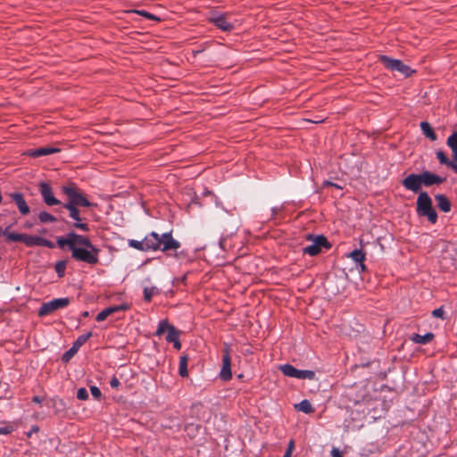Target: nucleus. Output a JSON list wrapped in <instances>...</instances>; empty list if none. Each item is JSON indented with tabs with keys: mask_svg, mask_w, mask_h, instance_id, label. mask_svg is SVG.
<instances>
[{
	"mask_svg": "<svg viewBox=\"0 0 457 457\" xmlns=\"http://www.w3.org/2000/svg\"><path fill=\"white\" fill-rule=\"evenodd\" d=\"M56 244L62 250L66 247L71 250V258L75 261L90 265L96 264L99 262L100 249L94 245L90 239L85 236L70 231L65 237H58Z\"/></svg>",
	"mask_w": 457,
	"mask_h": 457,
	"instance_id": "f257e3e1",
	"label": "nucleus"
},
{
	"mask_svg": "<svg viewBox=\"0 0 457 457\" xmlns=\"http://www.w3.org/2000/svg\"><path fill=\"white\" fill-rule=\"evenodd\" d=\"M145 252L162 250L167 252L177 250L180 247V243L172 237L171 232H165L159 235L156 232H151L144 238Z\"/></svg>",
	"mask_w": 457,
	"mask_h": 457,
	"instance_id": "f03ea898",
	"label": "nucleus"
},
{
	"mask_svg": "<svg viewBox=\"0 0 457 457\" xmlns=\"http://www.w3.org/2000/svg\"><path fill=\"white\" fill-rule=\"evenodd\" d=\"M62 192L68 201L62 204H71L77 207H91L95 204L87 200L84 192L75 184L69 183L62 187Z\"/></svg>",
	"mask_w": 457,
	"mask_h": 457,
	"instance_id": "7ed1b4c3",
	"label": "nucleus"
},
{
	"mask_svg": "<svg viewBox=\"0 0 457 457\" xmlns=\"http://www.w3.org/2000/svg\"><path fill=\"white\" fill-rule=\"evenodd\" d=\"M416 212L420 217H426L431 224L437 221V213L433 207V202L425 191L420 192L416 202Z\"/></svg>",
	"mask_w": 457,
	"mask_h": 457,
	"instance_id": "20e7f679",
	"label": "nucleus"
},
{
	"mask_svg": "<svg viewBox=\"0 0 457 457\" xmlns=\"http://www.w3.org/2000/svg\"><path fill=\"white\" fill-rule=\"evenodd\" d=\"M379 61L387 70L391 71H398L406 78L410 77L411 74L415 72L414 70H412L410 66L404 64L399 59H394L387 55H380Z\"/></svg>",
	"mask_w": 457,
	"mask_h": 457,
	"instance_id": "39448f33",
	"label": "nucleus"
},
{
	"mask_svg": "<svg viewBox=\"0 0 457 457\" xmlns=\"http://www.w3.org/2000/svg\"><path fill=\"white\" fill-rule=\"evenodd\" d=\"M307 239L312 240V243L303 249V253L309 254L310 256H315L320 253L322 248L328 249L331 245L328 241L327 237L323 235L312 236L309 234Z\"/></svg>",
	"mask_w": 457,
	"mask_h": 457,
	"instance_id": "423d86ee",
	"label": "nucleus"
},
{
	"mask_svg": "<svg viewBox=\"0 0 457 457\" xmlns=\"http://www.w3.org/2000/svg\"><path fill=\"white\" fill-rule=\"evenodd\" d=\"M69 303L70 298L68 297L56 298L49 302L44 303L38 310V316H46L54 312V311L67 307Z\"/></svg>",
	"mask_w": 457,
	"mask_h": 457,
	"instance_id": "0eeeda50",
	"label": "nucleus"
},
{
	"mask_svg": "<svg viewBox=\"0 0 457 457\" xmlns=\"http://www.w3.org/2000/svg\"><path fill=\"white\" fill-rule=\"evenodd\" d=\"M279 370L281 372L289 378H295L298 379H309L312 380L315 378V372L309 370H298L291 364L281 365Z\"/></svg>",
	"mask_w": 457,
	"mask_h": 457,
	"instance_id": "6e6552de",
	"label": "nucleus"
},
{
	"mask_svg": "<svg viewBox=\"0 0 457 457\" xmlns=\"http://www.w3.org/2000/svg\"><path fill=\"white\" fill-rule=\"evenodd\" d=\"M403 187L413 193H419L421 192V187L423 185L421 173L416 174L411 173L409 174L407 177H405L402 181Z\"/></svg>",
	"mask_w": 457,
	"mask_h": 457,
	"instance_id": "1a4fd4ad",
	"label": "nucleus"
},
{
	"mask_svg": "<svg viewBox=\"0 0 457 457\" xmlns=\"http://www.w3.org/2000/svg\"><path fill=\"white\" fill-rule=\"evenodd\" d=\"M92 337V332H87L86 334L80 335L77 340L73 343L72 346L66 351L62 357V361L63 362H68L79 351V349Z\"/></svg>",
	"mask_w": 457,
	"mask_h": 457,
	"instance_id": "9d476101",
	"label": "nucleus"
},
{
	"mask_svg": "<svg viewBox=\"0 0 457 457\" xmlns=\"http://www.w3.org/2000/svg\"><path fill=\"white\" fill-rule=\"evenodd\" d=\"M232 373H231V359L229 354V347L226 345L223 349V354H222V367L220 372V378L224 380L228 381L231 378Z\"/></svg>",
	"mask_w": 457,
	"mask_h": 457,
	"instance_id": "9b49d317",
	"label": "nucleus"
},
{
	"mask_svg": "<svg viewBox=\"0 0 457 457\" xmlns=\"http://www.w3.org/2000/svg\"><path fill=\"white\" fill-rule=\"evenodd\" d=\"M39 192L41 194V196L44 200V202L49 205H58L61 204L60 200H58L53 193L52 187L49 186V184L46 182H41L39 185Z\"/></svg>",
	"mask_w": 457,
	"mask_h": 457,
	"instance_id": "f8f14e48",
	"label": "nucleus"
},
{
	"mask_svg": "<svg viewBox=\"0 0 457 457\" xmlns=\"http://www.w3.org/2000/svg\"><path fill=\"white\" fill-rule=\"evenodd\" d=\"M24 244L28 247L33 246H46L48 248H54L55 245L42 237L25 234Z\"/></svg>",
	"mask_w": 457,
	"mask_h": 457,
	"instance_id": "ddd939ff",
	"label": "nucleus"
},
{
	"mask_svg": "<svg viewBox=\"0 0 457 457\" xmlns=\"http://www.w3.org/2000/svg\"><path fill=\"white\" fill-rule=\"evenodd\" d=\"M210 21L222 31H230L234 28V25L228 21L226 14H212Z\"/></svg>",
	"mask_w": 457,
	"mask_h": 457,
	"instance_id": "4468645a",
	"label": "nucleus"
},
{
	"mask_svg": "<svg viewBox=\"0 0 457 457\" xmlns=\"http://www.w3.org/2000/svg\"><path fill=\"white\" fill-rule=\"evenodd\" d=\"M10 197L15 203L19 212L22 215H28L30 212V209L25 201L24 195L20 192H13L10 194Z\"/></svg>",
	"mask_w": 457,
	"mask_h": 457,
	"instance_id": "2eb2a0df",
	"label": "nucleus"
},
{
	"mask_svg": "<svg viewBox=\"0 0 457 457\" xmlns=\"http://www.w3.org/2000/svg\"><path fill=\"white\" fill-rule=\"evenodd\" d=\"M422 182L425 187H431L433 185H440L445 181V178L440 177L428 170L421 172Z\"/></svg>",
	"mask_w": 457,
	"mask_h": 457,
	"instance_id": "dca6fc26",
	"label": "nucleus"
},
{
	"mask_svg": "<svg viewBox=\"0 0 457 457\" xmlns=\"http://www.w3.org/2000/svg\"><path fill=\"white\" fill-rule=\"evenodd\" d=\"M61 150L57 147L53 146H44L37 149H30L27 152V154L33 158H38L41 156H46L53 154L59 153Z\"/></svg>",
	"mask_w": 457,
	"mask_h": 457,
	"instance_id": "f3484780",
	"label": "nucleus"
},
{
	"mask_svg": "<svg viewBox=\"0 0 457 457\" xmlns=\"http://www.w3.org/2000/svg\"><path fill=\"white\" fill-rule=\"evenodd\" d=\"M435 199L437 203V207L444 212H449L451 211V202L446 195L443 194H437L435 195Z\"/></svg>",
	"mask_w": 457,
	"mask_h": 457,
	"instance_id": "a211bd4d",
	"label": "nucleus"
},
{
	"mask_svg": "<svg viewBox=\"0 0 457 457\" xmlns=\"http://www.w3.org/2000/svg\"><path fill=\"white\" fill-rule=\"evenodd\" d=\"M434 338V334L428 332L425 335L413 334L411 340L415 344L427 345Z\"/></svg>",
	"mask_w": 457,
	"mask_h": 457,
	"instance_id": "6ab92c4d",
	"label": "nucleus"
},
{
	"mask_svg": "<svg viewBox=\"0 0 457 457\" xmlns=\"http://www.w3.org/2000/svg\"><path fill=\"white\" fill-rule=\"evenodd\" d=\"M420 129L424 136L429 138L431 141H436L437 139L436 132L428 121H421Z\"/></svg>",
	"mask_w": 457,
	"mask_h": 457,
	"instance_id": "aec40b11",
	"label": "nucleus"
},
{
	"mask_svg": "<svg viewBox=\"0 0 457 457\" xmlns=\"http://www.w3.org/2000/svg\"><path fill=\"white\" fill-rule=\"evenodd\" d=\"M2 235L5 236L8 241L24 243L25 234L9 232L8 229H2Z\"/></svg>",
	"mask_w": 457,
	"mask_h": 457,
	"instance_id": "412c9836",
	"label": "nucleus"
},
{
	"mask_svg": "<svg viewBox=\"0 0 457 457\" xmlns=\"http://www.w3.org/2000/svg\"><path fill=\"white\" fill-rule=\"evenodd\" d=\"M72 220H74V222L71 225L72 228L79 229L84 232H88L90 230L88 224L84 221L85 218L81 217V215L73 218Z\"/></svg>",
	"mask_w": 457,
	"mask_h": 457,
	"instance_id": "4be33fe9",
	"label": "nucleus"
},
{
	"mask_svg": "<svg viewBox=\"0 0 457 457\" xmlns=\"http://www.w3.org/2000/svg\"><path fill=\"white\" fill-rule=\"evenodd\" d=\"M187 362H188L187 355L184 354V355L180 356L179 366V374L182 378H186L188 376Z\"/></svg>",
	"mask_w": 457,
	"mask_h": 457,
	"instance_id": "5701e85b",
	"label": "nucleus"
},
{
	"mask_svg": "<svg viewBox=\"0 0 457 457\" xmlns=\"http://www.w3.org/2000/svg\"><path fill=\"white\" fill-rule=\"evenodd\" d=\"M295 407L297 411L306 414L312 413L314 411L311 403L306 399L302 400L299 403L295 404Z\"/></svg>",
	"mask_w": 457,
	"mask_h": 457,
	"instance_id": "b1692460",
	"label": "nucleus"
},
{
	"mask_svg": "<svg viewBox=\"0 0 457 457\" xmlns=\"http://www.w3.org/2000/svg\"><path fill=\"white\" fill-rule=\"evenodd\" d=\"M51 403L52 404L49 406L54 410L56 414L62 412L66 409V404L62 399H52Z\"/></svg>",
	"mask_w": 457,
	"mask_h": 457,
	"instance_id": "393cba45",
	"label": "nucleus"
},
{
	"mask_svg": "<svg viewBox=\"0 0 457 457\" xmlns=\"http://www.w3.org/2000/svg\"><path fill=\"white\" fill-rule=\"evenodd\" d=\"M436 155L441 164L446 165L449 168H452L454 163V162H452L442 150L436 151Z\"/></svg>",
	"mask_w": 457,
	"mask_h": 457,
	"instance_id": "a878e982",
	"label": "nucleus"
},
{
	"mask_svg": "<svg viewBox=\"0 0 457 457\" xmlns=\"http://www.w3.org/2000/svg\"><path fill=\"white\" fill-rule=\"evenodd\" d=\"M38 220L41 223L46 224V223H53L57 220V219L52 215L51 213L43 211L38 213Z\"/></svg>",
	"mask_w": 457,
	"mask_h": 457,
	"instance_id": "bb28decb",
	"label": "nucleus"
},
{
	"mask_svg": "<svg viewBox=\"0 0 457 457\" xmlns=\"http://www.w3.org/2000/svg\"><path fill=\"white\" fill-rule=\"evenodd\" d=\"M180 334V330L177 329L174 326H172L170 328V330L168 331L166 341L169 343L175 342L179 339Z\"/></svg>",
	"mask_w": 457,
	"mask_h": 457,
	"instance_id": "cd10ccee",
	"label": "nucleus"
},
{
	"mask_svg": "<svg viewBox=\"0 0 457 457\" xmlns=\"http://www.w3.org/2000/svg\"><path fill=\"white\" fill-rule=\"evenodd\" d=\"M173 325L169 324L168 320H162L159 321L158 328L154 333L155 336L160 337L162 336L165 331H169L170 328Z\"/></svg>",
	"mask_w": 457,
	"mask_h": 457,
	"instance_id": "c85d7f7f",
	"label": "nucleus"
},
{
	"mask_svg": "<svg viewBox=\"0 0 457 457\" xmlns=\"http://www.w3.org/2000/svg\"><path fill=\"white\" fill-rule=\"evenodd\" d=\"M114 312H115V309H113L112 306L107 307V308L104 309L103 311H101L96 315V321L101 322V321L104 320L109 315H111Z\"/></svg>",
	"mask_w": 457,
	"mask_h": 457,
	"instance_id": "c756f323",
	"label": "nucleus"
},
{
	"mask_svg": "<svg viewBox=\"0 0 457 457\" xmlns=\"http://www.w3.org/2000/svg\"><path fill=\"white\" fill-rule=\"evenodd\" d=\"M349 257H351L355 263H359L365 260V253L361 250L355 249L349 253Z\"/></svg>",
	"mask_w": 457,
	"mask_h": 457,
	"instance_id": "7c9ffc66",
	"label": "nucleus"
},
{
	"mask_svg": "<svg viewBox=\"0 0 457 457\" xmlns=\"http://www.w3.org/2000/svg\"><path fill=\"white\" fill-rule=\"evenodd\" d=\"M158 293V288L156 287H144V299L146 302H150L154 295Z\"/></svg>",
	"mask_w": 457,
	"mask_h": 457,
	"instance_id": "2f4dec72",
	"label": "nucleus"
},
{
	"mask_svg": "<svg viewBox=\"0 0 457 457\" xmlns=\"http://www.w3.org/2000/svg\"><path fill=\"white\" fill-rule=\"evenodd\" d=\"M66 261H58L54 265V270L59 278H62L65 274Z\"/></svg>",
	"mask_w": 457,
	"mask_h": 457,
	"instance_id": "473e14b6",
	"label": "nucleus"
},
{
	"mask_svg": "<svg viewBox=\"0 0 457 457\" xmlns=\"http://www.w3.org/2000/svg\"><path fill=\"white\" fill-rule=\"evenodd\" d=\"M62 207L69 212V216L71 219L76 218L80 215V211L77 206H73L71 204H62Z\"/></svg>",
	"mask_w": 457,
	"mask_h": 457,
	"instance_id": "72a5a7b5",
	"label": "nucleus"
},
{
	"mask_svg": "<svg viewBox=\"0 0 457 457\" xmlns=\"http://www.w3.org/2000/svg\"><path fill=\"white\" fill-rule=\"evenodd\" d=\"M446 145L450 148L457 149V130L453 131L446 140Z\"/></svg>",
	"mask_w": 457,
	"mask_h": 457,
	"instance_id": "f704fd0d",
	"label": "nucleus"
},
{
	"mask_svg": "<svg viewBox=\"0 0 457 457\" xmlns=\"http://www.w3.org/2000/svg\"><path fill=\"white\" fill-rule=\"evenodd\" d=\"M130 247H133L137 250L145 251V242L144 239L141 241L136 239H129L128 242Z\"/></svg>",
	"mask_w": 457,
	"mask_h": 457,
	"instance_id": "c9c22d12",
	"label": "nucleus"
},
{
	"mask_svg": "<svg viewBox=\"0 0 457 457\" xmlns=\"http://www.w3.org/2000/svg\"><path fill=\"white\" fill-rule=\"evenodd\" d=\"M128 12H135L152 21L159 20L154 14H152L145 10H129Z\"/></svg>",
	"mask_w": 457,
	"mask_h": 457,
	"instance_id": "e433bc0d",
	"label": "nucleus"
},
{
	"mask_svg": "<svg viewBox=\"0 0 457 457\" xmlns=\"http://www.w3.org/2000/svg\"><path fill=\"white\" fill-rule=\"evenodd\" d=\"M77 398L81 401L88 399V392L85 387H80L77 391Z\"/></svg>",
	"mask_w": 457,
	"mask_h": 457,
	"instance_id": "4c0bfd02",
	"label": "nucleus"
},
{
	"mask_svg": "<svg viewBox=\"0 0 457 457\" xmlns=\"http://www.w3.org/2000/svg\"><path fill=\"white\" fill-rule=\"evenodd\" d=\"M14 430V427L12 424H5L0 426V435H9Z\"/></svg>",
	"mask_w": 457,
	"mask_h": 457,
	"instance_id": "58836bf2",
	"label": "nucleus"
},
{
	"mask_svg": "<svg viewBox=\"0 0 457 457\" xmlns=\"http://www.w3.org/2000/svg\"><path fill=\"white\" fill-rule=\"evenodd\" d=\"M90 392L94 398H96L97 400H99L101 398L102 393L96 386H91Z\"/></svg>",
	"mask_w": 457,
	"mask_h": 457,
	"instance_id": "ea45409f",
	"label": "nucleus"
},
{
	"mask_svg": "<svg viewBox=\"0 0 457 457\" xmlns=\"http://www.w3.org/2000/svg\"><path fill=\"white\" fill-rule=\"evenodd\" d=\"M432 316L435 318H440V319L444 320L445 319V311H444L443 307L435 309L432 312Z\"/></svg>",
	"mask_w": 457,
	"mask_h": 457,
	"instance_id": "a19ab883",
	"label": "nucleus"
},
{
	"mask_svg": "<svg viewBox=\"0 0 457 457\" xmlns=\"http://www.w3.org/2000/svg\"><path fill=\"white\" fill-rule=\"evenodd\" d=\"M207 195H212V197L213 198L214 200V204H215V206L218 207V208H221L222 210H224L225 212H228L224 206L222 205V203L220 201V199L215 195H213L211 191H208L206 193Z\"/></svg>",
	"mask_w": 457,
	"mask_h": 457,
	"instance_id": "79ce46f5",
	"label": "nucleus"
},
{
	"mask_svg": "<svg viewBox=\"0 0 457 457\" xmlns=\"http://www.w3.org/2000/svg\"><path fill=\"white\" fill-rule=\"evenodd\" d=\"M283 210V205L281 206H275V207H272L270 212H271V217L270 219L272 220H275L277 219V215L279 212H281Z\"/></svg>",
	"mask_w": 457,
	"mask_h": 457,
	"instance_id": "37998d69",
	"label": "nucleus"
},
{
	"mask_svg": "<svg viewBox=\"0 0 457 457\" xmlns=\"http://www.w3.org/2000/svg\"><path fill=\"white\" fill-rule=\"evenodd\" d=\"M113 309H115V312H120V311H126L129 309V305L127 303H121L118 305H113Z\"/></svg>",
	"mask_w": 457,
	"mask_h": 457,
	"instance_id": "c03bdc74",
	"label": "nucleus"
},
{
	"mask_svg": "<svg viewBox=\"0 0 457 457\" xmlns=\"http://www.w3.org/2000/svg\"><path fill=\"white\" fill-rule=\"evenodd\" d=\"M110 386L112 388H117L120 386V381L116 377H112L110 380Z\"/></svg>",
	"mask_w": 457,
	"mask_h": 457,
	"instance_id": "a18cd8bd",
	"label": "nucleus"
},
{
	"mask_svg": "<svg viewBox=\"0 0 457 457\" xmlns=\"http://www.w3.org/2000/svg\"><path fill=\"white\" fill-rule=\"evenodd\" d=\"M331 457H343L338 448L333 447L331 450Z\"/></svg>",
	"mask_w": 457,
	"mask_h": 457,
	"instance_id": "49530a36",
	"label": "nucleus"
},
{
	"mask_svg": "<svg viewBox=\"0 0 457 457\" xmlns=\"http://www.w3.org/2000/svg\"><path fill=\"white\" fill-rule=\"evenodd\" d=\"M294 448H295V443H294L293 440H290L289 443H288V445H287L286 453H288L289 454L292 455Z\"/></svg>",
	"mask_w": 457,
	"mask_h": 457,
	"instance_id": "de8ad7c7",
	"label": "nucleus"
},
{
	"mask_svg": "<svg viewBox=\"0 0 457 457\" xmlns=\"http://www.w3.org/2000/svg\"><path fill=\"white\" fill-rule=\"evenodd\" d=\"M356 269L360 271H364L366 270V265L364 264V261H361V262L356 263Z\"/></svg>",
	"mask_w": 457,
	"mask_h": 457,
	"instance_id": "09e8293b",
	"label": "nucleus"
},
{
	"mask_svg": "<svg viewBox=\"0 0 457 457\" xmlns=\"http://www.w3.org/2000/svg\"><path fill=\"white\" fill-rule=\"evenodd\" d=\"M451 150L453 152V160L451 161L454 162V163H457V149L451 148Z\"/></svg>",
	"mask_w": 457,
	"mask_h": 457,
	"instance_id": "8fccbe9b",
	"label": "nucleus"
},
{
	"mask_svg": "<svg viewBox=\"0 0 457 457\" xmlns=\"http://www.w3.org/2000/svg\"><path fill=\"white\" fill-rule=\"evenodd\" d=\"M324 185L325 186H332V187H335L337 188H342L339 185L335 184V183H333L331 181H328V180L324 181Z\"/></svg>",
	"mask_w": 457,
	"mask_h": 457,
	"instance_id": "3c124183",
	"label": "nucleus"
},
{
	"mask_svg": "<svg viewBox=\"0 0 457 457\" xmlns=\"http://www.w3.org/2000/svg\"><path fill=\"white\" fill-rule=\"evenodd\" d=\"M172 344H173V346L175 349H177V350L181 349V343H180L179 339L175 342H172Z\"/></svg>",
	"mask_w": 457,
	"mask_h": 457,
	"instance_id": "603ef678",
	"label": "nucleus"
},
{
	"mask_svg": "<svg viewBox=\"0 0 457 457\" xmlns=\"http://www.w3.org/2000/svg\"><path fill=\"white\" fill-rule=\"evenodd\" d=\"M32 402L33 403H42V399L40 396L38 395H35L33 398H32Z\"/></svg>",
	"mask_w": 457,
	"mask_h": 457,
	"instance_id": "864d4df0",
	"label": "nucleus"
},
{
	"mask_svg": "<svg viewBox=\"0 0 457 457\" xmlns=\"http://www.w3.org/2000/svg\"><path fill=\"white\" fill-rule=\"evenodd\" d=\"M451 169L457 173V163H453Z\"/></svg>",
	"mask_w": 457,
	"mask_h": 457,
	"instance_id": "5fc2aeb1",
	"label": "nucleus"
},
{
	"mask_svg": "<svg viewBox=\"0 0 457 457\" xmlns=\"http://www.w3.org/2000/svg\"><path fill=\"white\" fill-rule=\"evenodd\" d=\"M82 316H83L84 318H87V317H88V316H89V312H88L87 311H85V312H82Z\"/></svg>",
	"mask_w": 457,
	"mask_h": 457,
	"instance_id": "6e6d98bb",
	"label": "nucleus"
},
{
	"mask_svg": "<svg viewBox=\"0 0 457 457\" xmlns=\"http://www.w3.org/2000/svg\"><path fill=\"white\" fill-rule=\"evenodd\" d=\"M24 227H25V228H30L32 227V224H31V223H29V222H26V223L24 224Z\"/></svg>",
	"mask_w": 457,
	"mask_h": 457,
	"instance_id": "4d7b16f0",
	"label": "nucleus"
},
{
	"mask_svg": "<svg viewBox=\"0 0 457 457\" xmlns=\"http://www.w3.org/2000/svg\"><path fill=\"white\" fill-rule=\"evenodd\" d=\"M283 457H291V454H289L288 453H285Z\"/></svg>",
	"mask_w": 457,
	"mask_h": 457,
	"instance_id": "13d9d810",
	"label": "nucleus"
},
{
	"mask_svg": "<svg viewBox=\"0 0 457 457\" xmlns=\"http://www.w3.org/2000/svg\"><path fill=\"white\" fill-rule=\"evenodd\" d=\"M32 430H33V431H37V430H38V428H37V427H34V428H32Z\"/></svg>",
	"mask_w": 457,
	"mask_h": 457,
	"instance_id": "bf43d9fd",
	"label": "nucleus"
},
{
	"mask_svg": "<svg viewBox=\"0 0 457 457\" xmlns=\"http://www.w3.org/2000/svg\"><path fill=\"white\" fill-rule=\"evenodd\" d=\"M2 235V228L0 227V236Z\"/></svg>",
	"mask_w": 457,
	"mask_h": 457,
	"instance_id": "052dcab7",
	"label": "nucleus"
}]
</instances>
